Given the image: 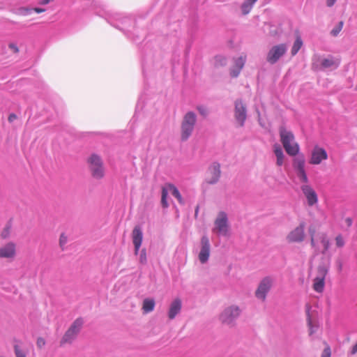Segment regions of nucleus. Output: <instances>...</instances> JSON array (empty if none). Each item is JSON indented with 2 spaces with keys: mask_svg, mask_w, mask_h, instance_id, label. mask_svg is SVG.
I'll use <instances>...</instances> for the list:
<instances>
[{
  "mask_svg": "<svg viewBox=\"0 0 357 357\" xmlns=\"http://www.w3.org/2000/svg\"><path fill=\"white\" fill-rule=\"evenodd\" d=\"M280 137L287 153L291 156L296 155L300 150L299 145L295 142L294 134L284 127L280 128Z\"/></svg>",
  "mask_w": 357,
  "mask_h": 357,
  "instance_id": "obj_1",
  "label": "nucleus"
},
{
  "mask_svg": "<svg viewBox=\"0 0 357 357\" xmlns=\"http://www.w3.org/2000/svg\"><path fill=\"white\" fill-rule=\"evenodd\" d=\"M87 163L93 178L102 179L105 176L104 164L100 156L92 154L87 159Z\"/></svg>",
  "mask_w": 357,
  "mask_h": 357,
  "instance_id": "obj_2",
  "label": "nucleus"
},
{
  "mask_svg": "<svg viewBox=\"0 0 357 357\" xmlns=\"http://www.w3.org/2000/svg\"><path fill=\"white\" fill-rule=\"evenodd\" d=\"M82 325L83 320L81 318L75 319L62 337L60 345L63 346L66 344L72 343L80 331Z\"/></svg>",
  "mask_w": 357,
  "mask_h": 357,
  "instance_id": "obj_3",
  "label": "nucleus"
},
{
  "mask_svg": "<svg viewBox=\"0 0 357 357\" xmlns=\"http://www.w3.org/2000/svg\"><path fill=\"white\" fill-rule=\"evenodd\" d=\"M196 122V115L192 112H188L181 123V139L187 140L191 135Z\"/></svg>",
  "mask_w": 357,
  "mask_h": 357,
  "instance_id": "obj_4",
  "label": "nucleus"
},
{
  "mask_svg": "<svg viewBox=\"0 0 357 357\" xmlns=\"http://www.w3.org/2000/svg\"><path fill=\"white\" fill-rule=\"evenodd\" d=\"M273 283V278L266 276L264 278L259 282L258 287L255 291V296L262 301L266 298V294L271 290Z\"/></svg>",
  "mask_w": 357,
  "mask_h": 357,
  "instance_id": "obj_5",
  "label": "nucleus"
},
{
  "mask_svg": "<svg viewBox=\"0 0 357 357\" xmlns=\"http://www.w3.org/2000/svg\"><path fill=\"white\" fill-rule=\"evenodd\" d=\"M285 44H279L271 47L266 56V61L271 63H275L287 52Z\"/></svg>",
  "mask_w": 357,
  "mask_h": 357,
  "instance_id": "obj_6",
  "label": "nucleus"
},
{
  "mask_svg": "<svg viewBox=\"0 0 357 357\" xmlns=\"http://www.w3.org/2000/svg\"><path fill=\"white\" fill-rule=\"evenodd\" d=\"M228 228L227 214L225 212H220L215 221V228L213 231L223 236H226L228 234Z\"/></svg>",
  "mask_w": 357,
  "mask_h": 357,
  "instance_id": "obj_7",
  "label": "nucleus"
},
{
  "mask_svg": "<svg viewBox=\"0 0 357 357\" xmlns=\"http://www.w3.org/2000/svg\"><path fill=\"white\" fill-rule=\"evenodd\" d=\"M240 314V310L237 306H230L226 308L220 315L222 323L230 324Z\"/></svg>",
  "mask_w": 357,
  "mask_h": 357,
  "instance_id": "obj_8",
  "label": "nucleus"
},
{
  "mask_svg": "<svg viewBox=\"0 0 357 357\" xmlns=\"http://www.w3.org/2000/svg\"><path fill=\"white\" fill-rule=\"evenodd\" d=\"M305 227L304 222H301L294 229L291 231L287 236V240L289 243H299L302 242L305 237Z\"/></svg>",
  "mask_w": 357,
  "mask_h": 357,
  "instance_id": "obj_9",
  "label": "nucleus"
},
{
  "mask_svg": "<svg viewBox=\"0 0 357 357\" xmlns=\"http://www.w3.org/2000/svg\"><path fill=\"white\" fill-rule=\"evenodd\" d=\"M327 158L328 155L325 149L316 146L312 152L310 163L312 165H319Z\"/></svg>",
  "mask_w": 357,
  "mask_h": 357,
  "instance_id": "obj_10",
  "label": "nucleus"
},
{
  "mask_svg": "<svg viewBox=\"0 0 357 357\" xmlns=\"http://www.w3.org/2000/svg\"><path fill=\"white\" fill-rule=\"evenodd\" d=\"M301 190L305 195L307 204L312 206L317 203L318 197L314 190L308 184H304L301 186Z\"/></svg>",
  "mask_w": 357,
  "mask_h": 357,
  "instance_id": "obj_11",
  "label": "nucleus"
},
{
  "mask_svg": "<svg viewBox=\"0 0 357 357\" xmlns=\"http://www.w3.org/2000/svg\"><path fill=\"white\" fill-rule=\"evenodd\" d=\"M16 256V245L8 242L0 248V258L13 259Z\"/></svg>",
  "mask_w": 357,
  "mask_h": 357,
  "instance_id": "obj_12",
  "label": "nucleus"
},
{
  "mask_svg": "<svg viewBox=\"0 0 357 357\" xmlns=\"http://www.w3.org/2000/svg\"><path fill=\"white\" fill-rule=\"evenodd\" d=\"M132 239L135 247V255H138L142 243L143 233L139 226H135L132 231Z\"/></svg>",
  "mask_w": 357,
  "mask_h": 357,
  "instance_id": "obj_13",
  "label": "nucleus"
},
{
  "mask_svg": "<svg viewBox=\"0 0 357 357\" xmlns=\"http://www.w3.org/2000/svg\"><path fill=\"white\" fill-rule=\"evenodd\" d=\"M235 118L238 121L241 126L244 123L246 119V109L241 100L235 102Z\"/></svg>",
  "mask_w": 357,
  "mask_h": 357,
  "instance_id": "obj_14",
  "label": "nucleus"
},
{
  "mask_svg": "<svg viewBox=\"0 0 357 357\" xmlns=\"http://www.w3.org/2000/svg\"><path fill=\"white\" fill-rule=\"evenodd\" d=\"M209 176L207 178V183L213 184L216 183L221 174L220 165L218 162H213L208 169Z\"/></svg>",
  "mask_w": 357,
  "mask_h": 357,
  "instance_id": "obj_15",
  "label": "nucleus"
},
{
  "mask_svg": "<svg viewBox=\"0 0 357 357\" xmlns=\"http://www.w3.org/2000/svg\"><path fill=\"white\" fill-rule=\"evenodd\" d=\"M202 248L199 254V261L204 264L207 261L210 255V244L208 238L206 236H203L201 240Z\"/></svg>",
  "mask_w": 357,
  "mask_h": 357,
  "instance_id": "obj_16",
  "label": "nucleus"
},
{
  "mask_svg": "<svg viewBox=\"0 0 357 357\" xmlns=\"http://www.w3.org/2000/svg\"><path fill=\"white\" fill-rule=\"evenodd\" d=\"M245 60V56H241L234 60V66L230 70V74L231 77H236L239 75L241 70L244 66Z\"/></svg>",
  "mask_w": 357,
  "mask_h": 357,
  "instance_id": "obj_17",
  "label": "nucleus"
},
{
  "mask_svg": "<svg viewBox=\"0 0 357 357\" xmlns=\"http://www.w3.org/2000/svg\"><path fill=\"white\" fill-rule=\"evenodd\" d=\"M181 301L180 298H175L171 303L168 311V317L173 319L180 312L181 310Z\"/></svg>",
  "mask_w": 357,
  "mask_h": 357,
  "instance_id": "obj_18",
  "label": "nucleus"
},
{
  "mask_svg": "<svg viewBox=\"0 0 357 357\" xmlns=\"http://www.w3.org/2000/svg\"><path fill=\"white\" fill-rule=\"evenodd\" d=\"M273 152L276 156V165L282 166L284 163V155L281 146L278 144L273 145Z\"/></svg>",
  "mask_w": 357,
  "mask_h": 357,
  "instance_id": "obj_19",
  "label": "nucleus"
},
{
  "mask_svg": "<svg viewBox=\"0 0 357 357\" xmlns=\"http://www.w3.org/2000/svg\"><path fill=\"white\" fill-rule=\"evenodd\" d=\"M32 11H34L36 13H42L45 12L46 9L43 8H38V7L34 8H30L29 7H25V6L20 7L18 9L19 15H22V16H26V15L31 14Z\"/></svg>",
  "mask_w": 357,
  "mask_h": 357,
  "instance_id": "obj_20",
  "label": "nucleus"
},
{
  "mask_svg": "<svg viewBox=\"0 0 357 357\" xmlns=\"http://www.w3.org/2000/svg\"><path fill=\"white\" fill-rule=\"evenodd\" d=\"M340 64V61L337 59H335L332 56L322 59L321 65L323 68H337Z\"/></svg>",
  "mask_w": 357,
  "mask_h": 357,
  "instance_id": "obj_21",
  "label": "nucleus"
},
{
  "mask_svg": "<svg viewBox=\"0 0 357 357\" xmlns=\"http://www.w3.org/2000/svg\"><path fill=\"white\" fill-rule=\"evenodd\" d=\"M155 301L153 298H145L142 303V310L144 313L152 312L155 307Z\"/></svg>",
  "mask_w": 357,
  "mask_h": 357,
  "instance_id": "obj_22",
  "label": "nucleus"
},
{
  "mask_svg": "<svg viewBox=\"0 0 357 357\" xmlns=\"http://www.w3.org/2000/svg\"><path fill=\"white\" fill-rule=\"evenodd\" d=\"M324 280L323 278L316 277L313 280V289L318 293L323 292L325 286Z\"/></svg>",
  "mask_w": 357,
  "mask_h": 357,
  "instance_id": "obj_23",
  "label": "nucleus"
},
{
  "mask_svg": "<svg viewBox=\"0 0 357 357\" xmlns=\"http://www.w3.org/2000/svg\"><path fill=\"white\" fill-rule=\"evenodd\" d=\"M293 166L296 172H300L305 169V159L303 156H298L294 159Z\"/></svg>",
  "mask_w": 357,
  "mask_h": 357,
  "instance_id": "obj_24",
  "label": "nucleus"
},
{
  "mask_svg": "<svg viewBox=\"0 0 357 357\" xmlns=\"http://www.w3.org/2000/svg\"><path fill=\"white\" fill-rule=\"evenodd\" d=\"M303 46V41L301 38V36L297 34L296 40L291 47V53L292 56H294L297 54V52L299 51V50Z\"/></svg>",
  "mask_w": 357,
  "mask_h": 357,
  "instance_id": "obj_25",
  "label": "nucleus"
},
{
  "mask_svg": "<svg viewBox=\"0 0 357 357\" xmlns=\"http://www.w3.org/2000/svg\"><path fill=\"white\" fill-rule=\"evenodd\" d=\"M167 188L170 190L172 195L177 199L178 202L180 204H183V198H182L181 195L180 194L178 190L176 188V186H174L172 184H168Z\"/></svg>",
  "mask_w": 357,
  "mask_h": 357,
  "instance_id": "obj_26",
  "label": "nucleus"
},
{
  "mask_svg": "<svg viewBox=\"0 0 357 357\" xmlns=\"http://www.w3.org/2000/svg\"><path fill=\"white\" fill-rule=\"evenodd\" d=\"M257 1V0H246L241 6L243 13L244 15L248 14L250 11L253 4Z\"/></svg>",
  "mask_w": 357,
  "mask_h": 357,
  "instance_id": "obj_27",
  "label": "nucleus"
},
{
  "mask_svg": "<svg viewBox=\"0 0 357 357\" xmlns=\"http://www.w3.org/2000/svg\"><path fill=\"white\" fill-rule=\"evenodd\" d=\"M328 269L326 266H319L317 268V272H318L317 277L325 280V278L328 273Z\"/></svg>",
  "mask_w": 357,
  "mask_h": 357,
  "instance_id": "obj_28",
  "label": "nucleus"
},
{
  "mask_svg": "<svg viewBox=\"0 0 357 357\" xmlns=\"http://www.w3.org/2000/svg\"><path fill=\"white\" fill-rule=\"evenodd\" d=\"M168 195L167 190L165 188H162V197H161V204L164 208H167L168 206V203L167 201V197Z\"/></svg>",
  "mask_w": 357,
  "mask_h": 357,
  "instance_id": "obj_29",
  "label": "nucleus"
},
{
  "mask_svg": "<svg viewBox=\"0 0 357 357\" xmlns=\"http://www.w3.org/2000/svg\"><path fill=\"white\" fill-rule=\"evenodd\" d=\"M321 242L324 246L323 253L326 252L329 248V241L325 234H322L321 236Z\"/></svg>",
  "mask_w": 357,
  "mask_h": 357,
  "instance_id": "obj_30",
  "label": "nucleus"
},
{
  "mask_svg": "<svg viewBox=\"0 0 357 357\" xmlns=\"http://www.w3.org/2000/svg\"><path fill=\"white\" fill-rule=\"evenodd\" d=\"M10 231L11 225L10 224L6 225L1 233V238L4 239L8 238L10 234Z\"/></svg>",
  "mask_w": 357,
  "mask_h": 357,
  "instance_id": "obj_31",
  "label": "nucleus"
},
{
  "mask_svg": "<svg viewBox=\"0 0 357 357\" xmlns=\"http://www.w3.org/2000/svg\"><path fill=\"white\" fill-rule=\"evenodd\" d=\"M343 24H344L343 21H340L338 23V24L334 29H332L331 33L333 36H337L339 34V33L342 31Z\"/></svg>",
  "mask_w": 357,
  "mask_h": 357,
  "instance_id": "obj_32",
  "label": "nucleus"
},
{
  "mask_svg": "<svg viewBox=\"0 0 357 357\" xmlns=\"http://www.w3.org/2000/svg\"><path fill=\"white\" fill-rule=\"evenodd\" d=\"M297 175L301 182L304 183L305 184H307L308 178L305 169L298 172Z\"/></svg>",
  "mask_w": 357,
  "mask_h": 357,
  "instance_id": "obj_33",
  "label": "nucleus"
},
{
  "mask_svg": "<svg viewBox=\"0 0 357 357\" xmlns=\"http://www.w3.org/2000/svg\"><path fill=\"white\" fill-rule=\"evenodd\" d=\"M139 263L142 264H146L147 262L146 252L145 249H142L139 257Z\"/></svg>",
  "mask_w": 357,
  "mask_h": 357,
  "instance_id": "obj_34",
  "label": "nucleus"
},
{
  "mask_svg": "<svg viewBox=\"0 0 357 357\" xmlns=\"http://www.w3.org/2000/svg\"><path fill=\"white\" fill-rule=\"evenodd\" d=\"M14 351L16 357H26L25 354L20 349L18 345L14 346Z\"/></svg>",
  "mask_w": 357,
  "mask_h": 357,
  "instance_id": "obj_35",
  "label": "nucleus"
},
{
  "mask_svg": "<svg viewBox=\"0 0 357 357\" xmlns=\"http://www.w3.org/2000/svg\"><path fill=\"white\" fill-rule=\"evenodd\" d=\"M331 351L330 347L326 344V347L324 349L321 357H331Z\"/></svg>",
  "mask_w": 357,
  "mask_h": 357,
  "instance_id": "obj_36",
  "label": "nucleus"
},
{
  "mask_svg": "<svg viewBox=\"0 0 357 357\" xmlns=\"http://www.w3.org/2000/svg\"><path fill=\"white\" fill-rule=\"evenodd\" d=\"M335 243L337 247H343L344 245V241L342 236L339 235L335 238Z\"/></svg>",
  "mask_w": 357,
  "mask_h": 357,
  "instance_id": "obj_37",
  "label": "nucleus"
},
{
  "mask_svg": "<svg viewBox=\"0 0 357 357\" xmlns=\"http://www.w3.org/2000/svg\"><path fill=\"white\" fill-rule=\"evenodd\" d=\"M68 241V238L66 236H65L64 234H61L59 238V244L61 247H63L66 245V243Z\"/></svg>",
  "mask_w": 357,
  "mask_h": 357,
  "instance_id": "obj_38",
  "label": "nucleus"
},
{
  "mask_svg": "<svg viewBox=\"0 0 357 357\" xmlns=\"http://www.w3.org/2000/svg\"><path fill=\"white\" fill-rule=\"evenodd\" d=\"M45 340L44 338L40 337L37 339L36 344L38 348L42 349L45 345Z\"/></svg>",
  "mask_w": 357,
  "mask_h": 357,
  "instance_id": "obj_39",
  "label": "nucleus"
},
{
  "mask_svg": "<svg viewBox=\"0 0 357 357\" xmlns=\"http://www.w3.org/2000/svg\"><path fill=\"white\" fill-rule=\"evenodd\" d=\"M8 47L11 50H13V52H15V53L19 52V48L17 47V46L15 44L10 43V44H9Z\"/></svg>",
  "mask_w": 357,
  "mask_h": 357,
  "instance_id": "obj_40",
  "label": "nucleus"
},
{
  "mask_svg": "<svg viewBox=\"0 0 357 357\" xmlns=\"http://www.w3.org/2000/svg\"><path fill=\"white\" fill-rule=\"evenodd\" d=\"M337 0H326V4L328 7L333 6Z\"/></svg>",
  "mask_w": 357,
  "mask_h": 357,
  "instance_id": "obj_41",
  "label": "nucleus"
},
{
  "mask_svg": "<svg viewBox=\"0 0 357 357\" xmlns=\"http://www.w3.org/2000/svg\"><path fill=\"white\" fill-rule=\"evenodd\" d=\"M357 353V342L353 346L351 350V354L352 355L355 354Z\"/></svg>",
  "mask_w": 357,
  "mask_h": 357,
  "instance_id": "obj_42",
  "label": "nucleus"
},
{
  "mask_svg": "<svg viewBox=\"0 0 357 357\" xmlns=\"http://www.w3.org/2000/svg\"><path fill=\"white\" fill-rule=\"evenodd\" d=\"M54 0H41L38 3L40 5H46V4H48L49 3L53 1Z\"/></svg>",
  "mask_w": 357,
  "mask_h": 357,
  "instance_id": "obj_43",
  "label": "nucleus"
},
{
  "mask_svg": "<svg viewBox=\"0 0 357 357\" xmlns=\"http://www.w3.org/2000/svg\"><path fill=\"white\" fill-rule=\"evenodd\" d=\"M198 110L199 111V112L202 114V115H206V111L204 108H202V107H198Z\"/></svg>",
  "mask_w": 357,
  "mask_h": 357,
  "instance_id": "obj_44",
  "label": "nucleus"
},
{
  "mask_svg": "<svg viewBox=\"0 0 357 357\" xmlns=\"http://www.w3.org/2000/svg\"><path fill=\"white\" fill-rule=\"evenodd\" d=\"M16 119V115L14 114H11L8 116V121H12L13 119Z\"/></svg>",
  "mask_w": 357,
  "mask_h": 357,
  "instance_id": "obj_45",
  "label": "nucleus"
},
{
  "mask_svg": "<svg viewBox=\"0 0 357 357\" xmlns=\"http://www.w3.org/2000/svg\"><path fill=\"white\" fill-rule=\"evenodd\" d=\"M311 245L312 247H315V243H314V237H313V234H311Z\"/></svg>",
  "mask_w": 357,
  "mask_h": 357,
  "instance_id": "obj_46",
  "label": "nucleus"
},
{
  "mask_svg": "<svg viewBox=\"0 0 357 357\" xmlns=\"http://www.w3.org/2000/svg\"><path fill=\"white\" fill-rule=\"evenodd\" d=\"M346 222H347V224H348V225H349V226H350V225H351V222H352V221H351V218H347V219L346 220Z\"/></svg>",
  "mask_w": 357,
  "mask_h": 357,
  "instance_id": "obj_47",
  "label": "nucleus"
},
{
  "mask_svg": "<svg viewBox=\"0 0 357 357\" xmlns=\"http://www.w3.org/2000/svg\"><path fill=\"white\" fill-rule=\"evenodd\" d=\"M310 308H311V307H310V305H306L307 313L308 315H309V313H310Z\"/></svg>",
  "mask_w": 357,
  "mask_h": 357,
  "instance_id": "obj_48",
  "label": "nucleus"
},
{
  "mask_svg": "<svg viewBox=\"0 0 357 357\" xmlns=\"http://www.w3.org/2000/svg\"><path fill=\"white\" fill-rule=\"evenodd\" d=\"M197 212H198V208H197L196 209V211H195V215H197Z\"/></svg>",
  "mask_w": 357,
  "mask_h": 357,
  "instance_id": "obj_49",
  "label": "nucleus"
},
{
  "mask_svg": "<svg viewBox=\"0 0 357 357\" xmlns=\"http://www.w3.org/2000/svg\"><path fill=\"white\" fill-rule=\"evenodd\" d=\"M222 60L224 63H225V59L224 58H222Z\"/></svg>",
  "mask_w": 357,
  "mask_h": 357,
  "instance_id": "obj_50",
  "label": "nucleus"
}]
</instances>
